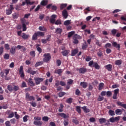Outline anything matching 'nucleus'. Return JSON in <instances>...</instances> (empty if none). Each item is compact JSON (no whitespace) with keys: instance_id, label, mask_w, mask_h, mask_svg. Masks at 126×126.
<instances>
[{"instance_id":"nucleus-6","label":"nucleus","mask_w":126,"mask_h":126,"mask_svg":"<svg viewBox=\"0 0 126 126\" xmlns=\"http://www.w3.org/2000/svg\"><path fill=\"white\" fill-rule=\"evenodd\" d=\"M51 18H50L49 19V21L50 22V23H52V24H54V23H55V22H56V18L57 17V15H52L51 16Z\"/></svg>"},{"instance_id":"nucleus-33","label":"nucleus","mask_w":126,"mask_h":126,"mask_svg":"<svg viewBox=\"0 0 126 126\" xmlns=\"http://www.w3.org/2000/svg\"><path fill=\"white\" fill-rule=\"evenodd\" d=\"M30 56L32 58H35V56H36V53H35V51H31L30 52Z\"/></svg>"},{"instance_id":"nucleus-10","label":"nucleus","mask_w":126,"mask_h":126,"mask_svg":"<svg viewBox=\"0 0 126 126\" xmlns=\"http://www.w3.org/2000/svg\"><path fill=\"white\" fill-rule=\"evenodd\" d=\"M112 45L115 47V48H117L118 50H119V51H120V49L121 48V45L119 44H118V43H117V42H115L113 41L112 42Z\"/></svg>"},{"instance_id":"nucleus-29","label":"nucleus","mask_w":126,"mask_h":126,"mask_svg":"<svg viewBox=\"0 0 126 126\" xmlns=\"http://www.w3.org/2000/svg\"><path fill=\"white\" fill-rule=\"evenodd\" d=\"M11 13H12V11L10 9V8L6 9V14L7 15H10Z\"/></svg>"},{"instance_id":"nucleus-40","label":"nucleus","mask_w":126,"mask_h":126,"mask_svg":"<svg viewBox=\"0 0 126 126\" xmlns=\"http://www.w3.org/2000/svg\"><path fill=\"white\" fill-rule=\"evenodd\" d=\"M19 15H18L17 13H14L12 14V17L13 19H16L17 18H18Z\"/></svg>"},{"instance_id":"nucleus-56","label":"nucleus","mask_w":126,"mask_h":126,"mask_svg":"<svg viewBox=\"0 0 126 126\" xmlns=\"http://www.w3.org/2000/svg\"><path fill=\"white\" fill-rule=\"evenodd\" d=\"M42 120L44 122H48L49 121V117L47 116H44V117L42 118Z\"/></svg>"},{"instance_id":"nucleus-30","label":"nucleus","mask_w":126,"mask_h":126,"mask_svg":"<svg viewBox=\"0 0 126 126\" xmlns=\"http://www.w3.org/2000/svg\"><path fill=\"white\" fill-rule=\"evenodd\" d=\"M71 20H66L64 22L63 25L65 26H68L71 23L70 22Z\"/></svg>"},{"instance_id":"nucleus-8","label":"nucleus","mask_w":126,"mask_h":126,"mask_svg":"<svg viewBox=\"0 0 126 126\" xmlns=\"http://www.w3.org/2000/svg\"><path fill=\"white\" fill-rule=\"evenodd\" d=\"M62 15L64 19H66L68 17V13H67V11L65 9L63 10L62 11Z\"/></svg>"},{"instance_id":"nucleus-21","label":"nucleus","mask_w":126,"mask_h":126,"mask_svg":"<svg viewBox=\"0 0 126 126\" xmlns=\"http://www.w3.org/2000/svg\"><path fill=\"white\" fill-rule=\"evenodd\" d=\"M16 49L14 46L12 47L10 50V53H11L12 55H14V54H15Z\"/></svg>"},{"instance_id":"nucleus-55","label":"nucleus","mask_w":126,"mask_h":126,"mask_svg":"<svg viewBox=\"0 0 126 126\" xmlns=\"http://www.w3.org/2000/svg\"><path fill=\"white\" fill-rule=\"evenodd\" d=\"M92 60V58L90 56H87L86 58V62H90Z\"/></svg>"},{"instance_id":"nucleus-19","label":"nucleus","mask_w":126,"mask_h":126,"mask_svg":"<svg viewBox=\"0 0 126 126\" xmlns=\"http://www.w3.org/2000/svg\"><path fill=\"white\" fill-rule=\"evenodd\" d=\"M62 54L63 57H66L68 54H69V50H64L62 52Z\"/></svg>"},{"instance_id":"nucleus-58","label":"nucleus","mask_w":126,"mask_h":126,"mask_svg":"<svg viewBox=\"0 0 126 126\" xmlns=\"http://www.w3.org/2000/svg\"><path fill=\"white\" fill-rule=\"evenodd\" d=\"M13 90H14V91L15 92L18 91V90H19V87L17 86H14Z\"/></svg>"},{"instance_id":"nucleus-17","label":"nucleus","mask_w":126,"mask_h":126,"mask_svg":"<svg viewBox=\"0 0 126 126\" xmlns=\"http://www.w3.org/2000/svg\"><path fill=\"white\" fill-rule=\"evenodd\" d=\"M93 67H94L95 69H100V66L98 64V63L97 62H94V65H93Z\"/></svg>"},{"instance_id":"nucleus-60","label":"nucleus","mask_w":126,"mask_h":126,"mask_svg":"<svg viewBox=\"0 0 126 126\" xmlns=\"http://www.w3.org/2000/svg\"><path fill=\"white\" fill-rule=\"evenodd\" d=\"M106 52L107 54H111L112 53V50L110 48H106Z\"/></svg>"},{"instance_id":"nucleus-20","label":"nucleus","mask_w":126,"mask_h":126,"mask_svg":"<svg viewBox=\"0 0 126 126\" xmlns=\"http://www.w3.org/2000/svg\"><path fill=\"white\" fill-rule=\"evenodd\" d=\"M33 124L35 125V126H41L43 125V122L41 121H34Z\"/></svg>"},{"instance_id":"nucleus-54","label":"nucleus","mask_w":126,"mask_h":126,"mask_svg":"<svg viewBox=\"0 0 126 126\" xmlns=\"http://www.w3.org/2000/svg\"><path fill=\"white\" fill-rule=\"evenodd\" d=\"M95 44L97 46H98V47H101V46H102V43H101L98 40H96Z\"/></svg>"},{"instance_id":"nucleus-63","label":"nucleus","mask_w":126,"mask_h":126,"mask_svg":"<svg viewBox=\"0 0 126 126\" xmlns=\"http://www.w3.org/2000/svg\"><path fill=\"white\" fill-rule=\"evenodd\" d=\"M41 42L42 44H47L48 43V41L46 39H41Z\"/></svg>"},{"instance_id":"nucleus-37","label":"nucleus","mask_w":126,"mask_h":126,"mask_svg":"<svg viewBox=\"0 0 126 126\" xmlns=\"http://www.w3.org/2000/svg\"><path fill=\"white\" fill-rule=\"evenodd\" d=\"M108 114L110 116H115V111L112 110H109Z\"/></svg>"},{"instance_id":"nucleus-16","label":"nucleus","mask_w":126,"mask_h":126,"mask_svg":"<svg viewBox=\"0 0 126 126\" xmlns=\"http://www.w3.org/2000/svg\"><path fill=\"white\" fill-rule=\"evenodd\" d=\"M80 85L83 87V88L85 89L86 87H87L88 84L86 82H81L80 83Z\"/></svg>"},{"instance_id":"nucleus-46","label":"nucleus","mask_w":126,"mask_h":126,"mask_svg":"<svg viewBox=\"0 0 126 126\" xmlns=\"http://www.w3.org/2000/svg\"><path fill=\"white\" fill-rule=\"evenodd\" d=\"M22 24V27H23V31H26L27 30V28L26 27V24Z\"/></svg>"},{"instance_id":"nucleus-36","label":"nucleus","mask_w":126,"mask_h":126,"mask_svg":"<svg viewBox=\"0 0 126 126\" xmlns=\"http://www.w3.org/2000/svg\"><path fill=\"white\" fill-rule=\"evenodd\" d=\"M26 3H27V5L30 4V5H32L34 3V2L30 1V0H25Z\"/></svg>"},{"instance_id":"nucleus-52","label":"nucleus","mask_w":126,"mask_h":126,"mask_svg":"<svg viewBox=\"0 0 126 126\" xmlns=\"http://www.w3.org/2000/svg\"><path fill=\"white\" fill-rule=\"evenodd\" d=\"M56 63L57 64V66H60L62 64V61L60 60H57L56 61Z\"/></svg>"},{"instance_id":"nucleus-42","label":"nucleus","mask_w":126,"mask_h":126,"mask_svg":"<svg viewBox=\"0 0 126 126\" xmlns=\"http://www.w3.org/2000/svg\"><path fill=\"white\" fill-rule=\"evenodd\" d=\"M112 46V44H111V43H107L105 46L104 47L105 48V49H108V48H111V46Z\"/></svg>"},{"instance_id":"nucleus-1","label":"nucleus","mask_w":126,"mask_h":126,"mask_svg":"<svg viewBox=\"0 0 126 126\" xmlns=\"http://www.w3.org/2000/svg\"><path fill=\"white\" fill-rule=\"evenodd\" d=\"M82 39V37L77 34H75L73 36V44H78L79 43V41L78 40H81Z\"/></svg>"},{"instance_id":"nucleus-45","label":"nucleus","mask_w":126,"mask_h":126,"mask_svg":"<svg viewBox=\"0 0 126 126\" xmlns=\"http://www.w3.org/2000/svg\"><path fill=\"white\" fill-rule=\"evenodd\" d=\"M55 24L56 25H61L62 24V21L61 20H57L55 22Z\"/></svg>"},{"instance_id":"nucleus-22","label":"nucleus","mask_w":126,"mask_h":126,"mask_svg":"<svg viewBox=\"0 0 126 126\" xmlns=\"http://www.w3.org/2000/svg\"><path fill=\"white\" fill-rule=\"evenodd\" d=\"M40 44H37L36 46V49L37 51L38 52L39 54H41L42 53V48L40 47Z\"/></svg>"},{"instance_id":"nucleus-35","label":"nucleus","mask_w":126,"mask_h":126,"mask_svg":"<svg viewBox=\"0 0 126 126\" xmlns=\"http://www.w3.org/2000/svg\"><path fill=\"white\" fill-rule=\"evenodd\" d=\"M97 55L98 57H99V58H101V57H104V55H103V53L101 50H99V52L97 53Z\"/></svg>"},{"instance_id":"nucleus-23","label":"nucleus","mask_w":126,"mask_h":126,"mask_svg":"<svg viewBox=\"0 0 126 126\" xmlns=\"http://www.w3.org/2000/svg\"><path fill=\"white\" fill-rule=\"evenodd\" d=\"M38 39V35L37 34V32H35L32 37V40L33 41H36Z\"/></svg>"},{"instance_id":"nucleus-26","label":"nucleus","mask_w":126,"mask_h":126,"mask_svg":"<svg viewBox=\"0 0 126 126\" xmlns=\"http://www.w3.org/2000/svg\"><path fill=\"white\" fill-rule=\"evenodd\" d=\"M75 34V32L71 31L68 33V38H71L72 36H73Z\"/></svg>"},{"instance_id":"nucleus-32","label":"nucleus","mask_w":126,"mask_h":126,"mask_svg":"<svg viewBox=\"0 0 126 126\" xmlns=\"http://www.w3.org/2000/svg\"><path fill=\"white\" fill-rule=\"evenodd\" d=\"M42 64H43V62H38L36 63L34 65V66L35 67H37V66L42 65Z\"/></svg>"},{"instance_id":"nucleus-34","label":"nucleus","mask_w":126,"mask_h":126,"mask_svg":"<svg viewBox=\"0 0 126 126\" xmlns=\"http://www.w3.org/2000/svg\"><path fill=\"white\" fill-rule=\"evenodd\" d=\"M67 6V3H64V4H62L60 6V9L62 10L63 8H65Z\"/></svg>"},{"instance_id":"nucleus-31","label":"nucleus","mask_w":126,"mask_h":126,"mask_svg":"<svg viewBox=\"0 0 126 126\" xmlns=\"http://www.w3.org/2000/svg\"><path fill=\"white\" fill-rule=\"evenodd\" d=\"M82 109H83L85 113H89L90 112V110H89V109H88L87 108H86V106H84L82 107Z\"/></svg>"},{"instance_id":"nucleus-25","label":"nucleus","mask_w":126,"mask_h":126,"mask_svg":"<svg viewBox=\"0 0 126 126\" xmlns=\"http://www.w3.org/2000/svg\"><path fill=\"white\" fill-rule=\"evenodd\" d=\"M59 116H61L62 118H63L64 119H68V116H67L66 114L64 113H59Z\"/></svg>"},{"instance_id":"nucleus-14","label":"nucleus","mask_w":126,"mask_h":126,"mask_svg":"<svg viewBox=\"0 0 126 126\" xmlns=\"http://www.w3.org/2000/svg\"><path fill=\"white\" fill-rule=\"evenodd\" d=\"M63 70L62 69H58L55 70L54 73H56L57 74H59V75H61V73H63Z\"/></svg>"},{"instance_id":"nucleus-47","label":"nucleus","mask_w":126,"mask_h":126,"mask_svg":"<svg viewBox=\"0 0 126 126\" xmlns=\"http://www.w3.org/2000/svg\"><path fill=\"white\" fill-rule=\"evenodd\" d=\"M52 36L51 35H48L46 36V39H45L47 42H50V41H51V38Z\"/></svg>"},{"instance_id":"nucleus-11","label":"nucleus","mask_w":126,"mask_h":126,"mask_svg":"<svg viewBox=\"0 0 126 126\" xmlns=\"http://www.w3.org/2000/svg\"><path fill=\"white\" fill-rule=\"evenodd\" d=\"M78 53V49H75L71 51V56L72 57H74V56L76 55V54Z\"/></svg>"},{"instance_id":"nucleus-64","label":"nucleus","mask_w":126,"mask_h":126,"mask_svg":"<svg viewBox=\"0 0 126 126\" xmlns=\"http://www.w3.org/2000/svg\"><path fill=\"white\" fill-rule=\"evenodd\" d=\"M5 125L6 126H11V125H10V122L8 121L5 122Z\"/></svg>"},{"instance_id":"nucleus-9","label":"nucleus","mask_w":126,"mask_h":126,"mask_svg":"<svg viewBox=\"0 0 126 126\" xmlns=\"http://www.w3.org/2000/svg\"><path fill=\"white\" fill-rule=\"evenodd\" d=\"M105 69H107L108 71H112V68H113V65L108 64L105 66Z\"/></svg>"},{"instance_id":"nucleus-12","label":"nucleus","mask_w":126,"mask_h":126,"mask_svg":"<svg viewBox=\"0 0 126 126\" xmlns=\"http://www.w3.org/2000/svg\"><path fill=\"white\" fill-rule=\"evenodd\" d=\"M87 48H88V44H87V42H86V41H85L82 45V49L85 51Z\"/></svg>"},{"instance_id":"nucleus-39","label":"nucleus","mask_w":126,"mask_h":126,"mask_svg":"<svg viewBox=\"0 0 126 126\" xmlns=\"http://www.w3.org/2000/svg\"><path fill=\"white\" fill-rule=\"evenodd\" d=\"M42 81H43V80H42V79H35V84H36V85H38V84H40V83Z\"/></svg>"},{"instance_id":"nucleus-59","label":"nucleus","mask_w":126,"mask_h":126,"mask_svg":"<svg viewBox=\"0 0 126 126\" xmlns=\"http://www.w3.org/2000/svg\"><path fill=\"white\" fill-rule=\"evenodd\" d=\"M65 94V93L63 92H62L59 94V97H63V96Z\"/></svg>"},{"instance_id":"nucleus-49","label":"nucleus","mask_w":126,"mask_h":126,"mask_svg":"<svg viewBox=\"0 0 126 126\" xmlns=\"http://www.w3.org/2000/svg\"><path fill=\"white\" fill-rule=\"evenodd\" d=\"M21 22L22 24H25L26 23V20L25 18H22L21 19Z\"/></svg>"},{"instance_id":"nucleus-48","label":"nucleus","mask_w":126,"mask_h":126,"mask_svg":"<svg viewBox=\"0 0 126 126\" xmlns=\"http://www.w3.org/2000/svg\"><path fill=\"white\" fill-rule=\"evenodd\" d=\"M72 98L70 97L66 100V102L68 104H71V103L72 102Z\"/></svg>"},{"instance_id":"nucleus-53","label":"nucleus","mask_w":126,"mask_h":126,"mask_svg":"<svg viewBox=\"0 0 126 126\" xmlns=\"http://www.w3.org/2000/svg\"><path fill=\"white\" fill-rule=\"evenodd\" d=\"M4 59L5 60H9V54H5L4 56Z\"/></svg>"},{"instance_id":"nucleus-27","label":"nucleus","mask_w":126,"mask_h":126,"mask_svg":"<svg viewBox=\"0 0 126 126\" xmlns=\"http://www.w3.org/2000/svg\"><path fill=\"white\" fill-rule=\"evenodd\" d=\"M22 38L24 40H26L29 38V35L25 34V33H23V35L22 36Z\"/></svg>"},{"instance_id":"nucleus-44","label":"nucleus","mask_w":126,"mask_h":126,"mask_svg":"<svg viewBox=\"0 0 126 126\" xmlns=\"http://www.w3.org/2000/svg\"><path fill=\"white\" fill-rule=\"evenodd\" d=\"M7 89L9 91H10V92H12V91H13V89H12V86L9 85L7 86Z\"/></svg>"},{"instance_id":"nucleus-38","label":"nucleus","mask_w":126,"mask_h":126,"mask_svg":"<svg viewBox=\"0 0 126 126\" xmlns=\"http://www.w3.org/2000/svg\"><path fill=\"white\" fill-rule=\"evenodd\" d=\"M99 122L100 124H103L104 123H106V119H105V118H100L99 120Z\"/></svg>"},{"instance_id":"nucleus-28","label":"nucleus","mask_w":126,"mask_h":126,"mask_svg":"<svg viewBox=\"0 0 126 126\" xmlns=\"http://www.w3.org/2000/svg\"><path fill=\"white\" fill-rule=\"evenodd\" d=\"M56 32L57 34H62V32H63V29L60 28H57L56 30Z\"/></svg>"},{"instance_id":"nucleus-50","label":"nucleus","mask_w":126,"mask_h":126,"mask_svg":"<svg viewBox=\"0 0 126 126\" xmlns=\"http://www.w3.org/2000/svg\"><path fill=\"white\" fill-rule=\"evenodd\" d=\"M103 87H104V84L103 83H100L99 85V90H102Z\"/></svg>"},{"instance_id":"nucleus-13","label":"nucleus","mask_w":126,"mask_h":126,"mask_svg":"<svg viewBox=\"0 0 126 126\" xmlns=\"http://www.w3.org/2000/svg\"><path fill=\"white\" fill-rule=\"evenodd\" d=\"M36 34H37L38 37H44L45 36V32H36Z\"/></svg>"},{"instance_id":"nucleus-5","label":"nucleus","mask_w":126,"mask_h":126,"mask_svg":"<svg viewBox=\"0 0 126 126\" xmlns=\"http://www.w3.org/2000/svg\"><path fill=\"white\" fill-rule=\"evenodd\" d=\"M121 117L118 116L117 117H112L110 118L109 121L110 123H115V122H119L120 121Z\"/></svg>"},{"instance_id":"nucleus-2","label":"nucleus","mask_w":126,"mask_h":126,"mask_svg":"<svg viewBox=\"0 0 126 126\" xmlns=\"http://www.w3.org/2000/svg\"><path fill=\"white\" fill-rule=\"evenodd\" d=\"M43 57L44 58L43 59V62H44V63H48L52 59V56H51L50 53H45Z\"/></svg>"},{"instance_id":"nucleus-61","label":"nucleus","mask_w":126,"mask_h":126,"mask_svg":"<svg viewBox=\"0 0 126 126\" xmlns=\"http://www.w3.org/2000/svg\"><path fill=\"white\" fill-rule=\"evenodd\" d=\"M92 65H94V61H91L89 63V66H92Z\"/></svg>"},{"instance_id":"nucleus-3","label":"nucleus","mask_w":126,"mask_h":126,"mask_svg":"<svg viewBox=\"0 0 126 126\" xmlns=\"http://www.w3.org/2000/svg\"><path fill=\"white\" fill-rule=\"evenodd\" d=\"M76 70L77 71H78L79 73L84 74L85 73H86V72H88V69L83 67L81 68H77Z\"/></svg>"},{"instance_id":"nucleus-7","label":"nucleus","mask_w":126,"mask_h":126,"mask_svg":"<svg viewBox=\"0 0 126 126\" xmlns=\"http://www.w3.org/2000/svg\"><path fill=\"white\" fill-rule=\"evenodd\" d=\"M19 73L20 75V76H21V77H22V78H23V77H24V76H25V75H24V71H23V66H21L20 67Z\"/></svg>"},{"instance_id":"nucleus-18","label":"nucleus","mask_w":126,"mask_h":126,"mask_svg":"<svg viewBox=\"0 0 126 126\" xmlns=\"http://www.w3.org/2000/svg\"><path fill=\"white\" fill-rule=\"evenodd\" d=\"M48 0H42L40 3L41 5L43 6H46L48 4Z\"/></svg>"},{"instance_id":"nucleus-15","label":"nucleus","mask_w":126,"mask_h":126,"mask_svg":"<svg viewBox=\"0 0 126 126\" xmlns=\"http://www.w3.org/2000/svg\"><path fill=\"white\" fill-rule=\"evenodd\" d=\"M26 97L27 99H29L30 101H31L32 100H34V97H33L32 96H30V95L28 93L26 94Z\"/></svg>"},{"instance_id":"nucleus-43","label":"nucleus","mask_w":126,"mask_h":126,"mask_svg":"<svg viewBox=\"0 0 126 126\" xmlns=\"http://www.w3.org/2000/svg\"><path fill=\"white\" fill-rule=\"evenodd\" d=\"M115 64H116V65H121V64H122V61L121 60L116 61Z\"/></svg>"},{"instance_id":"nucleus-4","label":"nucleus","mask_w":126,"mask_h":126,"mask_svg":"<svg viewBox=\"0 0 126 126\" xmlns=\"http://www.w3.org/2000/svg\"><path fill=\"white\" fill-rule=\"evenodd\" d=\"M27 72L30 74H32V75H34V74H36L38 72V71H34L32 69V67H29L27 70Z\"/></svg>"},{"instance_id":"nucleus-57","label":"nucleus","mask_w":126,"mask_h":126,"mask_svg":"<svg viewBox=\"0 0 126 126\" xmlns=\"http://www.w3.org/2000/svg\"><path fill=\"white\" fill-rule=\"evenodd\" d=\"M73 123L76 125H78L79 124L78 120H77V119L76 118L73 119Z\"/></svg>"},{"instance_id":"nucleus-62","label":"nucleus","mask_w":126,"mask_h":126,"mask_svg":"<svg viewBox=\"0 0 126 126\" xmlns=\"http://www.w3.org/2000/svg\"><path fill=\"white\" fill-rule=\"evenodd\" d=\"M4 47H5V49H6V50H10V48H9V45L8 44H5Z\"/></svg>"},{"instance_id":"nucleus-24","label":"nucleus","mask_w":126,"mask_h":126,"mask_svg":"<svg viewBox=\"0 0 126 126\" xmlns=\"http://www.w3.org/2000/svg\"><path fill=\"white\" fill-rule=\"evenodd\" d=\"M38 29L40 31H44L47 32V29L44 26H39Z\"/></svg>"},{"instance_id":"nucleus-51","label":"nucleus","mask_w":126,"mask_h":126,"mask_svg":"<svg viewBox=\"0 0 126 126\" xmlns=\"http://www.w3.org/2000/svg\"><path fill=\"white\" fill-rule=\"evenodd\" d=\"M111 33L113 36H115L117 34V30L113 29L111 31Z\"/></svg>"},{"instance_id":"nucleus-41","label":"nucleus","mask_w":126,"mask_h":126,"mask_svg":"<svg viewBox=\"0 0 126 126\" xmlns=\"http://www.w3.org/2000/svg\"><path fill=\"white\" fill-rule=\"evenodd\" d=\"M29 83L31 86H35V84L33 82V81H32V79L29 80Z\"/></svg>"}]
</instances>
